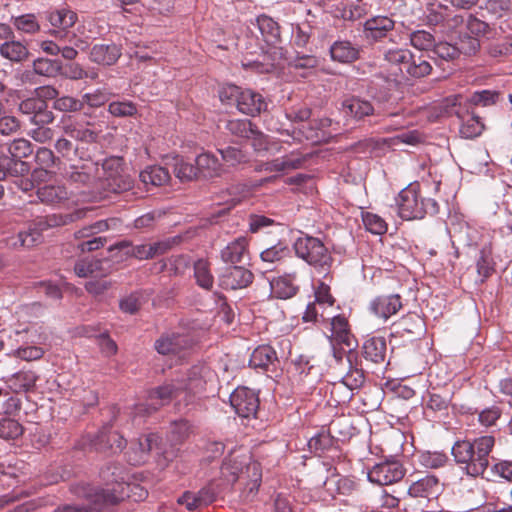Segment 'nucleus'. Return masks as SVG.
I'll return each instance as SVG.
<instances>
[{
    "label": "nucleus",
    "instance_id": "1",
    "mask_svg": "<svg viewBox=\"0 0 512 512\" xmlns=\"http://www.w3.org/2000/svg\"><path fill=\"white\" fill-rule=\"evenodd\" d=\"M493 435H483L473 440H457L451 449L454 461L470 477H483L489 466V455L495 446Z\"/></svg>",
    "mask_w": 512,
    "mask_h": 512
},
{
    "label": "nucleus",
    "instance_id": "2",
    "mask_svg": "<svg viewBox=\"0 0 512 512\" xmlns=\"http://www.w3.org/2000/svg\"><path fill=\"white\" fill-rule=\"evenodd\" d=\"M90 208H79L72 213L53 214L43 218H38L32 226L26 231H20L17 238L12 242L15 248H30L38 244L42 240V232L51 227L65 226L84 218Z\"/></svg>",
    "mask_w": 512,
    "mask_h": 512
},
{
    "label": "nucleus",
    "instance_id": "3",
    "mask_svg": "<svg viewBox=\"0 0 512 512\" xmlns=\"http://www.w3.org/2000/svg\"><path fill=\"white\" fill-rule=\"evenodd\" d=\"M398 214L404 220L422 219L425 215H435L439 211L438 203L431 198L424 199L417 185H409L396 198Z\"/></svg>",
    "mask_w": 512,
    "mask_h": 512
},
{
    "label": "nucleus",
    "instance_id": "4",
    "mask_svg": "<svg viewBox=\"0 0 512 512\" xmlns=\"http://www.w3.org/2000/svg\"><path fill=\"white\" fill-rule=\"evenodd\" d=\"M220 99L223 103L236 102L238 110L249 116L259 115L267 109L264 97L251 89H241L236 85H227L220 91Z\"/></svg>",
    "mask_w": 512,
    "mask_h": 512
},
{
    "label": "nucleus",
    "instance_id": "5",
    "mask_svg": "<svg viewBox=\"0 0 512 512\" xmlns=\"http://www.w3.org/2000/svg\"><path fill=\"white\" fill-rule=\"evenodd\" d=\"M294 249L299 258L318 270L327 271L333 263L329 250L319 238L309 235L299 237Z\"/></svg>",
    "mask_w": 512,
    "mask_h": 512
},
{
    "label": "nucleus",
    "instance_id": "6",
    "mask_svg": "<svg viewBox=\"0 0 512 512\" xmlns=\"http://www.w3.org/2000/svg\"><path fill=\"white\" fill-rule=\"evenodd\" d=\"M123 158L110 157L104 160L102 171L104 178H100V186L107 193H121L132 188L130 176L123 173Z\"/></svg>",
    "mask_w": 512,
    "mask_h": 512
},
{
    "label": "nucleus",
    "instance_id": "7",
    "mask_svg": "<svg viewBox=\"0 0 512 512\" xmlns=\"http://www.w3.org/2000/svg\"><path fill=\"white\" fill-rule=\"evenodd\" d=\"M260 50L263 60H255L245 67H251L258 73H270L279 64L278 61L284 58L285 53L283 48L279 45L281 43L280 34H261Z\"/></svg>",
    "mask_w": 512,
    "mask_h": 512
},
{
    "label": "nucleus",
    "instance_id": "8",
    "mask_svg": "<svg viewBox=\"0 0 512 512\" xmlns=\"http://www.w3.org/2000/svg\"><path fill=\"white\" fill-rule=\"evenodd\" d=\"M194 346L193 338L186 333L166 332L154 343L155 350L164 356L184 359Z\"/></svg>",
    "mask_w": 512,
    "mask_h": 512
},
{
    "label": "nucleus",
    "instance_id": "9",
    "mask_svg": "<svg viewBox=\"0 0 512 512\" xmlns=\"http://www.w3.org/2000/svg\"><path fill=\"white\" fill-rule=\"evenodd\" d=\"M101 493L96 494L104 504H116L125 498H132L134 501H140L147 497L148 492L141 486L125 481H115L114 484H107L105 489H100Z\"/></svg>",
    "mask_w": 512,
    "mask_h": 512
},
{
    "label": "nucleus",
    "instance_id": "10",
    "mask_svg": "<svg viewBox=\"0 0 512 512\" xmlns=\"http://www.w3.org/2000/svg\"><path fill=\"white\" fill-rule=\"evenodd\" d=\"M183 382L178 381L177 379H173L169 382H165L164 384L151 389L148 392V410L156 411L160 407L169 404L172 400H179V402L183 401L184 393L183 390Z\"/></svg>",
    "mask_w": 512,
    "mask_h": 512
},
{
    "label": "nucleus",
    "instance_id": "11",
    "mask_svg": "<svg viewBox=\"0 0 512 512\" xmlns=\"http://www.w3.org/2000/svg\"><path fill=\"white\" fill-rule=\"evenodd\" d=\"M100 168L97 162L86 160L69 167L65 175L67 180L77 188H94L100 183Z\"/></svg>",
    "mask_w": 512,
    "mask_h": 512
},
{
    "label": "nucleus",
    "instance_id": "12",
    "mask_svg": "<svg viewBox=\"0 0 512 512\" xmlns=\"http://www.w3.org/2000/svg\"><path fill=\"white\" fill-rule=\"evenodd\" d=\"M331 346L346 347L348 353H354L358 341L351 330V325L344 315L331 318L330 334L327 336Z\"/></svg>",
    "mask_w": 512,
    "mask_h": 512
},
{
    "label": "nucleus",
    "instance_id": "13",
    "mask_svg": "<svg viewBox=\"0 0 512 512\" xmlns=\"http://www.w3.org/2000/svg\"><path fill=\"white\" fill-rule=\"evenodd\" d=\"M211 374L212 372L207 366L195 365L187 372L185 377L177 378L178 381L183 382L184 405H188L196 393L205 390L207 380Z\"/></svg>",
    "mask_w": 512,
    "mask_h": 512
},
{
    "label": "nucleus",
    "instance_id": "14",
    "mask_svg": "<svg viewBox=\"0 0 512 512\" xmlns=\"http://www.w3.org/2000/svg\"><path fill=\"white\" fill-rule=\"evenodd\" d=\"M406 470L398 461H385L374 465L368 472V480L377 485H391L405 476Z\"/></svg>",
    "mask_w": 512,
    "mask_h": 512
},
{
    "label": "nucleus",
    "instance_id": "15",
    "mask_svg": "<svg viewBox=\"0 0 512 512\" xmlns=\"http://www.w3.org/2000/svg\"><path fill=\"white\" fill-rule=\"evenodd\" d=\"M407 39L420 50H428L432 46L434 52L442 59L453 60L459 56L461 48L448 42L434 43L433 34H407Z\"/></svg>",
    "mask_w": 512,
    "mask_h": 512
},
{
    "label": "nucleus",
    "instance_id": "16",
    "mask_svg": "<svg viewBox=\"0 0 512 512\" xmlns=\"http://www.w3.org/2000/svg\"><path fill=\"white\" fill-rule=\"evenodd\" d=\"M159 440L160 437L155 433L142 435L138 439L132 440L125 453L127 461L132 465L145 463L149 459L152 449L158 446Z\"/></svg>",
    "mask_w": 512,
    "mask_h": 512
},
{
    "label": "nucleus",
    "instance_id": "17",
    "mask_svg": "<svg viewBox=\"0 0 512 512\" xmlns=\"http://www.w3.org/2000/svg\"><path fill=\"white\" fill-rule=\"evenodd\" d=\"M244 468L246 473L252 472L253 481L256 485H259L261 480L260 465L258 462H250L246 464L244 461L239 460L238 457L230 455L222 464L221 473L228 482L234 483L239 477L244 474Z\"/></svg>",
    "mask_w": 512,
    "mask_h": 512
},
{
    "label": "nucleus",
    "instance_id": "18",
    "mask_svg": "<svg viewBox=\"0 0 512 512\" xmlns=\"http://www.w3.org/2000/svg\"><path fill=\"white\" fill-rule=\"evenodd\" d=\"M231 406L243 418L256 414L259 407L258 395L250 388L238 387L230 396Z\"/></svg>",
    "mask_w": 512,
    "mask_h": 512
},
{
    "label": "nucleus",
    "instance_id": "19",
    "mask_svg": "<svg viewBox=\"0 0 512 512\" xmlns=\"http://www.w3.org/2000/svg\"><path fill=\"white\" fill-rule=\"evenodd\" d=\"M219 285L226 290L248 287L254 280V274L243 266L234 265L226 268L218 276Z\"/></svg>",
    "mask_w": 512,
    "mask_h": 512
},
{
    "label": "nucleus",
    "instance_id": "20",
    "mask_svg": "<svg viewBox=\"0 0 512 512\" xmlns=\"http://www.w3.org/2000/svg\"><path fill=\"white\" fill-rule=\"evenodd\" d=\"M403 307L402 297L399 294L380 295L375 297L369 305V310L376 317L387 321L397 314Z\"/></svg>",
    "mask_w": 512,
    "mask_h": 512
},
{
    "label": "nucleus",
    "instance_id": "21",
    "mask_svg": "<svg viewBox=\"0 0 512 512\" xmlns=\"http://www.w3.org/2000/svg\"><path fill=\"white\" fill-rule=\"evenodd\" d=\"M93 445L98 451L118 453L126 447L127 441L110 426H105L97 434Z\"/></svg>",
    "mask_w": 512,
    "mask_h": 512
},
{
    "label": "nucleus",
    "instance_id": "22",
    "mask_svg": "<svg viewBox=\"0 0 512 512\" xmlns=\"http://www.w3.org/2000/svg\"><path fill=\"white\" fill-rule=\"evenodd\" d=\"M308 157V155H304L298 151H293L283 157L263 163L259 170L266 172H287L299 169L304 165Z\"/></svg>",
    "mask_w": 512,
    "mask_h": 512
},
{
    "label": "nucleus",
    "instance_id": "23",
    "mask_svg": "<svg viewBox=\"0 0 512 512\" xmlns=\"http://www.w3.org/2000/svg\"><path fill=\"white\" fill-rule=\"evenodd\" d=\"M91 126V123L84 121L83 118H69L63 123V131L75 140L93 143L97 140L98 134Z\"/></svg>",
    "mask_w": 512,
    "mask_h": 512
},
{
    "label": "nucleus",
    "instance_id": "24",
    "mask_svg": "<svg viewBox=\"0 0 512 512\" xmlns=\"http://www.w3.org/2000/svg\"><path fill=\"white\" fill-rule=\"evenodd\" d=\"M297 273H285L281 276L274 277L270 281L271 293L278 299H290L299 292L297 285Z\"/></svg>",
    "mask_w": 512,
    "mask_h": 512
},
{
    "label": "nucleus",
    "instance_id": "25",
    "mask_svg": "<svg viewBox=\"0 0 512 512\" xmlns=\"http://www.w3.org/2000/svg\"><path fill=\"white\" fill-rule=\"evenodd\" d=\"M442 490L439 479L434 475H425L414 481L408 488V494L412 497L434 498Z\"/></svg>",
    "mask_w": 512,
    "mask_h": 512
},
{
    "label": "nucleus",
    "instance_id": "26",
    "mask_svg": "<svg viewBox=\"0 0 512 512\" xmlns=\"http://www.w3.org/2000/svg\"><path fill=\"white\" fill-rule=\"evenodd\" d=\"M198 176L203 178H216L222 176L226 169L219 159L210 152H204L196 157Z\"/></svg>",
    "mask_w": 512,
    "mask_h": 512
},
{
    "label": "nucleus",
    "instance_id": "27",
    "mask_svg": "<svg viewBox=\"0 0 512 512\" xmlns=\"http://www.w3.org/2000/svg\"><path fill=\"white\" fill-rule=\"evenodd\" d=\"M279 362L277 352L270 345H260L254 349L249 359V366L253 369L268 371Z\"/></svg>",
    "mask_w": 512,
    "mask_h": 512
},
{
    "label": "nucleus",
    "instance_id": "28",
    "mask_svg": "<svg viewBox=\"0 0 512 512\" xmlns=\"http://www.w3.org/2000/svg\"><path fill=\"white\" fill-rule=\"evenodd\" d=\"M249 252V241L241 236L228 243L221 251L220 258L226 264H237L243 261V258Z\"/></svg>",
    "mask_w": 512,
    "mask_h": 512
},
{
    "label": "nucleus",
    "instance_id": "29",
    "mask_svg": "<svg viewBox=\"0 0 512 512\" xmlns=\"http://www.w3.org/2000/svg\"><path fill=\"white\" fill-rule=\"evenodd\" d=\"M36 194L40 202L51 206H59L69 199L67 188L61 184L43 185L37 188Z\"/></svg>",
    "mask_w": 512,
    "mask_h": 512
},
{
    "label": "nucleus",
    "instance_id": "30",
    "mask_svg": "<svg viewBox=\"0 0 512 512\" xmlns=\"http://www.w3.org/2000/svg\"><path fill=\"white\" fill-rule=\"evenodd\" d=\"M342 109L346 115L357 120H361L366 116L374 114V107L368 100L359 97H349L342 102Z\"/></svg>",
    "mask_w": 512,
    "mask_h": 512
},
{
    "label": "nucleus",
    "instance_id": "31",
    "mask_svg": "<svg viewBox=\"0 0 512 512\" xmlns=\"http://www.w3.org/2000/svg\"><path fill=\"white\" fill-rule=\"evenodd\" d=\"M349 371L343 376L342 383L350 390L359 389L365 382V374L362 368L357 366V355L347 353Z\"/></svg>",
    "mask_w": 512,
    "mask_h": 512
},
{
    "label": "nucleus",
    "instance_id": "32",
    "mask_svg": "<svg viewBox=\"0 0 512 512\" xmlns=\"http://www.w3.org/2000/svg\"><path fill=\"white\" fill-rule=\"evenodd\" d=\"M101 493L100 489L92 488L90 486L85 488L84 496L89 502L88 505L82 506H71L65 505L58 508L55 512H98L104 504L101 498H98L96 494Z\"/></svg>",
    "mask_w": 512,
    "mask_h": 512
},
{
    "label": "nucleus",
    "instance_id": "33",
    "mask_svg": "<svg viewBox=\"0 0 512 512\" xmlns=\"http://www.w3.org/2000/svg\"><path fill=\"white\" fill-rule=\"evenodd\" d=\"M386 341L382 337H372L364 342L363 355L366 360L379 364L385 360Z\"/></svg>",
    "mask_w": 512,
    "mask_h": 512
},
{
    "label": "nucleus",
    "instance_id": "34",
    "mask_svg": "<svg viewBox=\"0 0 512 512\" xmlns=\"http://www.w3.org/2000/svg\"><path fill=\"white\" fill-rule=\"evenodd\" d=\"M141 182L148 187V185L157 187L167 184L170 179L169 171L162 166H149L144 169L140 175Z\"/></svg>",
    "mask_w": 512,
    "mask_h": 512
},
{
    "label": "nucleus",
    "instance_id": "35",
    "mask_svg": "<svg viewBox=\"0 0 512 512\" xmlns=\"http://www.w3.org/2000/svg\"><path fill=\"white\" fill-rule=\"evenodd\" d=\"M120 55V49L115 44H99L95 45L91 50L92 60L104 65L114 64Z\"/></svg>",
    "mask_w": 512,
    "mask_h": 512
},
{
    "label": "nucleus",
    "instance_id": "36",
    "mask_svg": "<svg viewBox=\"0 0 512 512\" xmlns=\"http://www.w3.org/2000/svg\"><path fill=\"white\" fill-rule=\"evenodd\" d=\"M38 377L33 371H19L8 380L9 388L15 393L27 392L34 388Z\"/></svg>",
    "mask_w": 512,
    "mask_h": 512
},
{
    "label": "nucleus",
    "instance_id": "37",
    "mask_svg": "<svg viewBox=\"0 0 512 512\" xmlns=\"http://www.w3.org/2000/svg\"><path fill=\"white\" fill-rule=\"evenodd\" d=\"M194 278L198 286L211 290L214 285V276L211 272V264L208 259H198L193 264Z\"/></svg>",
    "mask_w": 512,
    "mask_h": 512
},
{
    "label": "nucleus",
    "instance_id": "38",
    "mask_svg": "<svg viewBox=\"0 0 512 512\" xmlns=\"http://www.w3.org/2000/svg\"><path fill=\"white\" fill-rule=\"evenodd\" d=\"M194 433V426L186 419H179L171 423L168 439L172 445L184 443Z\"/></svg>",
    "mask_w": 512,
    "mask_h": 512
},
{
    "label": "nucleus",
    "instance_id": "39",
    "mask_svg": "<svg viewBox=\"0 0 512 512\" xmlns=\"http://www.w3.org/2000/svg\"><path fill=\"white\" fill-rule=\"evenodd\" d=\"M46 19L53 27L67 30L76 23L77 14L67 8H62L47 12Z\"/></svg>",
    "mask_w": 512,
    "mask_h": 512
},
{
    "label": "nucleus",
    "instance_id": "40",
    "mask_svg": "<svg viewBox=\"0 0 512 512\" xmlns=\"http://www.w3.org/2000/svg\"><path fill=\"white\" fill-rule=\"evenodd\" d=\"M494 266L492 247L491 245H486L480 250V255L476 262L477 273L482 283L494 273Z\"/></svg>",
    "mask_w": 512,
    "mask_h": 512
},
{
    "label": "nucleus",
    "instance_id": "41",
    "mask_svg": "<svg viewBox=\"0 0 512 512\" xmlns=\"http://www.w3.org/2000/svg\"><path fill=\"white\" fill-rule=\"evenodd\" d=\"M331 57L339 62L348 63L358 58L359 51L348 41L335 42L330 48Z\"/></svg>",
    "mask_w": 512,
    "mask_h": 512
},
{
    "label": "nucleus",
    "instance_id": "42",
    "mask_svg": "<svg viewBox=\"0 0 512 512\" xmlns=\"http://www.w3.org/2000/svg\"><path fill=\"white\" fill-rule=\"evenodd\" d=\"M251 145L256 152H273L278 153L281 150V145L278 142H271L269 137L263 132L258 130L256 126L251 132L249 138Z\"/></svg>",
    "mask_w": 512,
    "mask_h": 512
},
{
    "label": "nucleus",
    "instance_id": "43",
    "mask_svg": "<svg viewBox=\"0 0 512 512\" xmlns=\"http://www.w3.org/2000/svg\"><path fill=\"white\" fill-rule=\"evenodd\" d=\"M393 325L396 327L397 333L404 332L408 334H416L422 330L423 320L418 314L409 312Z\"/></svg>",
    "mask_w": 512,
    "mask_h": 512
},
{
    "label": "nucleus",
    "instance_id": "44",
    "mask_svg": "<svg viewBox=\"0 0 512 512\" xmlns=\"http://www.w3.org/2000/svg\"><path fill=\"white\" fill-rule=\"evenodd\" d=\"M385 60L393 65L398 66L397 71H394L395 75L398 73L404 75L410 60H412V54L407 49H389L385 53Z\"/></svg>",
    "mask_w": 512,
    "mask_h": 512
},
{
    "label": "nucleus",
    "instance_id": "45",
    "mask_svg": "<svg viewBox=\"0 0 512 512\" xmlns=\"http://www.w3.org/2000/svg\"><path fill=\"white\" fill-rule=\"evenodd\" d=\"M173 160L174 174L180 181H191L198 177L197 165L186 162L180 156L174 157Z\"/></svg>",
    "mask_w": 512,
    "mask_h": 512
},
{
    "label": "nucleus",
    "instance_id": "46",
    "mask_svg": "<svg viewBox=\"0 0 512 512\" xmlns=\"http://www.w3.org/2000/svg\"><path fill=\"white\" fill-rule=\"evenodd\" d=\"M290 250L288 245L283 241H278L275 245L265 249L260 253V258L266 263H276L288 257Z\"/></svg>",
    "mask_w": 512,
    "mask_h": 512
},
{
    "label": "nucleus",
    "instance_id": "47",
    "mask_svg": "<svg viewBox=\"0 0 512 512\" xmlns=\"http://www.w3.org/2000/svg\"><path fill=\"white\" fill-rule=\"evenodd\" d=\"M255 125L248 119H232L226 122V130L237 138L248 139Z\"/></svg>",
    "mask_w": 512,
    "mask_h": 512
},
{
    "label": "nucleus",
    "instance_id": "48",
    "mask_svg": "<svg viewBox=\"0 0 512 512\" xmlns=\"http://www.w3.org/2000/svg\"><path fill=\"white\" fill-rule=\"evenodd\" d=\"M218 152L228 166L235 167L249 161L248 154L238 147L227 146L226 148L218 149Z\"/></svg>",
    "mask_w": 512,
    "mask_h": 512
},
{
    "label": "nucleus",
    "instance_id": "49",
    "mask_svg": "<svg viewBox=\"0 0 512 512\" xmlns=\"http://www.w3.org/2000/svg\"><path fill=\"white\" fill-rule=\"evenodd\" d=\"M362 222L367 231L375 235H383L387 231V223L377 214L362 212Z\"/></svg>",
    "mask_w": 512,
    "mask_h": 512
},
{
    "label": "nucleus",
    "instance_id": "50",
    "mask_svg": "<svg viewBox=\"0 0 512 512\" xmlns=\"http://www.w3.org/2000/svg\"><path fill=\"white\" fill-rule=\"evenodd\" d=\"M3 57L11 61H21L27 56V48L19 41L5 42L0 47Z\"/></svg>",
    "mask_w": 512,
    "mask_h": 512
},
{
    "label": "nucleus",
    "instance_id": "51",
    "mask_svg": "<svg viewBox=\"0 0 512 512\" xmlns=\"http://www.w3.org/2000/svg\"><path fill=\"white\" fill-rule=\"evenodd\" d=\"M484 130V124L478 116L471 115L460 127V134L463 138L473 139L481 135Z\"/></svg>",
    "mask_w": 512,
    "mask_h": 512
},
{
    "label": "nucleus",
    "instance_id": "52",
    "mask_svg": "<svg viewBox=\"0 0 512 512\" xmlns=\"http://www.w3.org/2000/svg\"><path fill=\"white\" fill-rule=\"evenodd\" d=\"M30 171V165L22 161V159L10 158L7 161L6 167L0 169V179H4L7 175L19 177L28 174Z\"/></svg>",
    "mask_w": 512,
    "mask_h": 512
},
{
    "label": "nucleus",
    "instance_id": "53",
    "mask_svg": "<svg viewBox=\"0 0 512 512\" xmlns=\"http://www.w3.org/2000/svg\"><path fill=\"white\" fill-rule=\"evenodd\" d=\"M101 260L96 259H83L76 262L74 271L79 277H93L98 276V271L101 269Z\"/></svg>",
    "mask_w": 512,
    "mask_h": 512
},
{
    "label": "nucleus",
    "instance_id": "54",
    "mask_svg": "<svg viewBox=\"0 0 512 512\" xmlns=\"http://www.w3.org/2000/svg\"><path fill=\"white\" fill-rule=\"evenodd\" d=\"M8 152L13 159H23L32 154L33 148L29 140L18 138L8 144Z\"/></svg>",
    "mask_w": 512,
    "mask_h": 512
},
{
    "label": "nucleus",
    "instance_id": "55",
    "mask_svg": "<svg viewBox=\"0 0 512 512\" xmlns=\"http://www.w3.org/2000/svg\"><path fill=\"white\" fill-rule=\"evenodd\" d=\"M395 22L387 16H375L365 22V32H390Z\"/></svg>",
    "mask_w": 512,
    "mask_h": 512
},
{
    "label": "nucleus",
    "instance_id": "56",
    "mask_svg": "<svg viewBox=\"0 0 512 512\" xmlns=\"http://www.w3.org/2000/svg\"><path fill=\"white\" fill-rule=\"evenodd\" d=\"M23 433V428L19 422L10 418L0 420V438L9 440L16 439Z\"/></svg>",
    "mask_w": 512,
    "mask_h": 512
},
{
    "label": "nucleus",
    "instance_id": "57",
    "mask_svg": "<svg viewBox=\"0 0 512 512\" xmlns=\"http://www.w3.org/2000/svg\"><path fill=\"white\" fill-rule=\"evenodd\" d=\"M34 72L41 76L52 77L60 70L59 62L46 58H39L33 63Z\"/></svg>",
    "mask_w": 512,
    "mask_h": 512
},
{
    "label": "nucleus",
    "instance_id": "58",
    "mask_svg": "<svg viewBox=\"0 0 512 512\" xmlns=\"http://www.w3.org/2000/svg\"><path fill=\"white\" fill-rule=\"evenodd\" d=\"M190 265V260L187 255L171 256L167 262L163 263V269H167L174 275H182Z\"/></svg>",
    "mask_w": 512,
    "mask_h": 512
},
{
    "label": "nucleus",
    "instance_id": "59",
    "mask_svg": "<svg viewBox=\"0 0 512 512\" xmlns=\"http://www.w3.org/2000/svg\"><path fill=\"white\" fill-rule=\"evenodd\" d=\"M459 96H451L444 99L442 102L438 103L433 107L436 112V117H449L454 114L458 115L459 111L457 109Z\"/></svg>",
    "mask_w": 512,
    "mask_h": 512
},
{
    "label": "nucleus",
    "instance_id": "60",
    "mask_svg": "<svg viewBox=\"0 0 512 512\" xmlns=\"http://www.w3.org/2000/svg\"><path fill=\"white\" fill-rule=\"evenodd\" d=\"M108 111L116 117H128L136 114L137 107L131 101H114L109 104Z\"/></svg>",
    "mask_w": 512,
    "mask_h": 512
},
{
    "label": "nucleus",
    "instance_id": "61",
    "mask_svg": "<svg viewBox=\"0 0 512 512\" xmlns=\"http://www.w3.org/2000/svg\"><path fill=\"white\" fill-rule=\"evenodd\" d=\"M501 415H502L501 408L493 405L491 407L483 409L478 414V421L482 426L489 428V427L496 425V423L500 419Z\"/></svg>",
    "mask_w": 512,
    "mask_h": 512
},
{
    "label": "nucleus",
    "instance_id": "62",
    "mask_svg": "<svg viewBox=\"0 0 512 512\" xmlns=\"http://www.w3.org/2000/svg\"><path fill=\"white\" fill-rule=\"evenodd\" d=\"M333 438L328 432L321 431L308 441V446L315 453L323 452L332 446Z\"/></svg>",
    "mask_w": 512,
    "mask_h": 512
},
{
    "label": "nucleus",
    "instance_id": "63",
    "mask_svg": "<svg viewBox=\"0 0 512 512\" xmlns=\"http://www.w3.org/2000/svg\"><path fill=\"white\" fill-rule=\"evenodd\" d=\"M53 107L62 112H76L83 108V101L71 96H63L54 101Z\"/></svg>",
    "mask_w": 512,
    "mask_h": 512
},
{
    "label": "nucleus",
    "instance_id": "64",
    "mask_svg": "<svg viewBox=\"0 0 512 512\" xmlns=\"http://www.w3.org/2000/svg\"><path fill=\"white\" fill-rule=\"evenodd\" d=\"M447 460L446 454L441 452H426L421 455V463L425 467L432 469L443 467Z\"/></svg>",
    "mask_w": 512,
    "mask_h": 512
}]
</instances>
